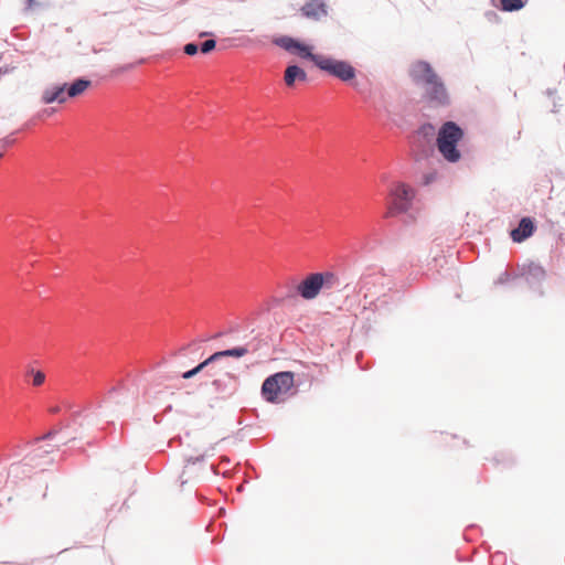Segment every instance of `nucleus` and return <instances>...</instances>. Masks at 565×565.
Returning <instances> with one entry per match:
<instances>
[{
  "label": "nucleus",
  "instance_id": "nucleus-12",
  "mask_svg": "<svg viewBox=\"0 0 565 565\" xmlns=\"http://www.w3.org/2000/svg\"><path fill=\"white\" fill-rule=\"evenodd\" d=\"M306 72L296 65L288 66L285 71L284 81L289 87L294 86L296 79L306 81Z\"/></svg>",
  "mask_w": 565,
  "mask_h": 565
},
{
  "label": "nucleus",
  "instance_id": "nucleus-1",
  "mask_svg": "<svg viewBox=\"0 0 565 565\" xmlns=\"http://www.w3.org/2000/svg\"><path fill=\"white\" fill-rule=\"evenodd\" d=\"M274 43L288 52H297L301 57L311 60L317 67L341 81L348 82L355 77V70L350 63L321 54H313L309 46L290 36L277 38Z\"/></svg>",
  "mask_w": 565,
  "mask_h": 565
},
{
  "label": "nucleus",
  "instance_id": "nucleus-20",
  "mask_svg": "<svg viewBox=\"0 0 565 565\" xmlns=\"http://www.w3.org/2000/svg\"><path fill=\"white\" fill-rule=\"evenodd\" d=\"M199 47L196 44L194 43H188L185 44L184 46V53L188 54V55H194L196 54Z\"/></svg>",
  "mask_w": 565,
  "mask_h": 565
},
{
  "label": "nucleus",
  "instance_id": "nucleus-14",
  "mask_svg": "<svg viewBox=\"0 0 565 565\" xmlns=\"http://www.w3.org/2000/svg\"><path fill=\"white\" fill-rule=\"evenodd\" d=\"M90 86V82L87 79H76L73 84L67 86V96L76 97L82 95L88 87Z\"/></svg>",
  "mask_w": 565,
  "mask_h": 565
},
{
  "label": "nucleus",
  "instance_id": "nucleus-17",
  "mask_svg": "<svg viewBox=\"0 0 565 565\" xmlns=\"http://www.w3.org/2000/svg\"><path fill=\"white\" fill-rule=\"evenodd\" d=\"M209 364H211V362H207V359H206L202 363H200L198 366H195L194 369L184 372L182 377L185 379V380L191 379L194 375H196L199 372H201Z\"/></svg>",
  "mask_w": 565,
  "mask_h": 565
},
{
  "label": "nucleus",
  "instance_id": "nucleus-11",
  "mask_svg": "<svg viewBox=\"0 0 565 565\" xmlns=\"http://www.w3.org/2000/svg\"><path fill=\"white\" fill-rule=\"evenodd\" d=\"M534 228L532 220L523 217L519 226L511 232V237L514 242L521 243L533 234Z\"/></svg>",
  "mask_w": 565,
  "mask_h": 565
},
{
  "label": "nucleus",
  "instance_id": "nucleus-6",
  "mask_svg": "<svg viewBox=\"0 0 565 565\" xmlns=\"http://www.w3.org/2000/svg\"><path fill=\"white\" fill-rule=\"evenodd\" d=\"M414 198L412 188L405 183H394L388 192L385 217H393L408 211Z\"/></svg>",
  "mask_w": 565,
  "mask_h": 565
},
{
  "label": "nucleus",
  "instance_id": "nucleus-4",
  "mask_svg": "<svg viewBox=\"0 0 565 565\" xmlns=\"http://www.w3.org/2000/svg\"><path fill=\"white\" fill-rule=\"evenodd\" d=\"M462 129L454 121L445 122L437 136V148L444 159L449 162H457L461 154L457 149V143L462 139Z\"/></svg>",
  "mask_w": 565,
  "mask_h": 565
},
{
  "label": "nucleus",
  "instance_id": "nucleus-21",
  "mask_svg": "<svg viewBox=\"0 0 565 565\" xmlns=\"http://www.w3.org/2000/svg\"><path fill=\"white\" fill-rule=\"evenodd\" d=\"M53 435V433H47L45 436H43L42 438H38L36 440H40V439H46L49 437H51Z\"/></svg>",
  "mask_w": 565,
  "mask_h": 565
},
{
  "label": "nucleus",
  "instance_id": "nucleus-5",
  "mask_svg": "<svg viewBox=\"0 0 565 565\" xmlns=\"http://www.w3.org/2000/svg\"><path fill=\"white\" fill-rule=\"evenodd\" d=\"M339 284L335 274L331 271L315 273L307 276L298 286V294L306 300L315 299L322 288L331 289Z\"/></svg>",
  "mask_w": 565,
  "mask_h": 565
},
{
  "label": "nucleus",
  "instance_id": "nucleus-18",
  "mask_svg": "<svg viewBox=\"0 0 565 565\" xmlns=\"http://www.w3.org/2000/svg\"><path fill=\"white\" fill-rule=\"evenodd\" d=\"M44 3L36 0H28V10L31 12H40L44 9Z\"/></svg>",
  "mask_w": 565,
  "mask_h": 565
},
{
  "label": "nucleus",
  "instance_id": "nucleus-22",
  "mask_svg": "<svg viewBox=\"0 0 565 565\" xmlns=\"http://www.w3.org/2000/svg\"><path fill=\"white\" fill-rule=\"evenodd\" d=\"M51 451H53V449H46L44 450L45 454H50Z\"/></svg>",
  "mask_w": 565,
  "mask_h": 565
},
{
  "label": "nucleus",
  "instance_id": "nucleus-19",
  "mask_svg": "<svg viewBox=\"0 0 565 565\" xmlns=\"http://www.w3.org/2000/svg\"><path fill=\"white\" fill-rule=\"evenodd\" d=\"M215 45H216V42L214 40H206L201 45V52L204 54L210 53L211 51H213L215 49Z\"/></svg>",
  "mask_w": 565,
  "mask_h": 565
},
{
  "label": "nucleus",
  "instance_id": "nucleus-3",
  "mask_svg": "<svg viewBox=\"0 0 565 565\" xmlns=\"http://www.w3.org/2000/svg\"><path fill=\"white\" fill-rule=\"evenodd\" d=\"M295 386L292 372H278L267 377L262 385V395L265 401L277 404L286 401Z\"/></svg>",
  "mask_w": 565,
  "mask_h": 565
},
{
  "label": "nucleus",
  "instance_id": "nucleus-2",
  "mask_svg": "<svg viewBox=\"0 0 565 565\" xmlns=\"http://www.w3.org/2000/svg\"><path fill=\"white\" fill-rule=\"evenodd\" d=\"M411 75L416 83L425 86V96L429 102L436 105L448 104L447 89L430 64L424 61L416 62L412 67Z\"/></svg>",
  "mask_w": 565,
  "mask_h": 565
},
{
  "label": "nucleus",
  "instance_id": "nucleus-16",
  "mask_svg": "<svg viewBox=\"0 0 565 565\" xmlns=\"http://www.w3.org/2000/svg\"><path fill=\"white\" fill-rule=\"evenodd\" d=\"M26 375L32 377V385L35 387L43 385L45 382V374L40 370L30 369Z\"/></svg>",
  "mask_w": 565,
  "mask_h": 565
},
{
  "label": "nucleus",
  "instance_id": "nucleus-15",
  "mask_svg": "<svg viewBox=\"0 0 565 565\" xmlns=\"http://www.w3.org/2000/svg\"><path fill=\"white\" fill-rule=\"evenodd\" d=\"M503 11H518L524 7L523 0H500Z\"/></svg>",
  "mask_w": 565,
  "mask_h": 565
},
{
  "label": "nucleus",
  "instance_id": "nucleus-13",
  "mask_svg": "<svg viewBox=\"0 0 565 565\" xmlns=\"http://www.w3.org/2000/svg\"><path fill=\"white\" fill-rule=\"evenodd\" d=\"M248 353V349L245 347H238L230 350L218 351L207 358V362H215L221 358L231 356V358H242Z\"/></svg>",
  "mask_w": 565,
  "mask_h": 565
},
{
  "label": "nucleus",
  "instance_id": "nucleus-9",
  "mask_svg": "<svg viewBox=\"0 0 565 565\" xmlns=\"http://www.w3.org/2000/svg\"><path fill=\"white\" fill-rule=\"evenodd\" d=\"M67 97V85H56L43 92L42 102L44 104H52L54 102L62 104L66 102Z\"/></svg>",
  "mask_w": 565,
  "mask_h": 565
},
{
  "label": "nucleus",
  "instance_id": "nucleus-7",
  "mask_svg": "<svg viewBox=\"0 0 565 565\" xmlns=\"http://www.w3.org/2000/svg\"><path fill=\"white\" fill-rule=\"evenodd\" d=\"M385 291L384 277L380 274L363 275L358 282V292L365 300H371V303H373L374 299L380 298L381 295L384 296Z\"/></svg>",
  "mask_w": 565,
  "mask_h": 565
},
{
  "label": "nucleus",
  "instance_id": "nucleus-10",
  "mask_svg": "<svg viewBox=\"0 0 565 565\" xmlns=\"http://www.w3.org/2000/svg\"><path fill=\"white\" fill-rule=\"evenodd\" d=\"M36 455L33 457H26L19 462H14L9 467L8 478H13L14 480L21 479L23 477L29 476L31 472L30 468L32 467V461Z\"/></svg>",
  "mask_w": 565,
  "mask_h": 565
},
{
  "label": "nucleus",
  "instance_id": "nucleus-8",
  "mask_svg": "<svg viewBox=\"0 0 565 565\" xmlns=\"http://www.w3.org/2000/svg\"><path fill=\"white\" fill-rule=\"evenodd\" d=\"M303 17L319 21L328 15V6L323 0H310L301 7Z\"/></svg>",
  "mask_w": 565,
  "mask_h": 565
}]
</instances>
